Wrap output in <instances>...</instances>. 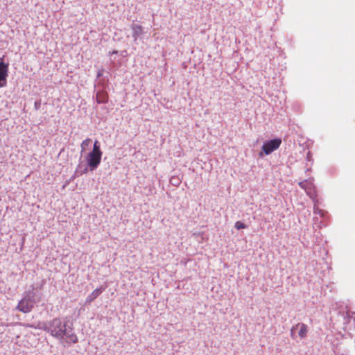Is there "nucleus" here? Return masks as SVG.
I'll return each instance as SVG.
<instances>
[{
  "mask_svg": "<svg viewBox=\"0 0 355 355\" xmlns=\"http://www.w3.org/2000/svg\"><path fill=\"white\" fill-rule=\"evenodd\" d=\"M26 327L42 329L51 336L60 340L68 345L76 344L78 338L73 331L72 325H67L60 318H56L46 323L39 322L37 326L27 324Z\"/></svg>",
  "mask_w": 355,
  "mask_h": 355,
  "instance_id": "1",
  "label": "nucleus"
},
{
  "mask_svg": "<svg viewBox=\"0 0 355 355\" xmlns=\"http://www.w3.org/2000/svg\"><path fill=\"white\" fill-rule=\"evenodd\" d=\"M103 153L100 148L99 142L96 140L92 150L88 153L87 161V164L91 170H94L98 167L101 161Z\"/></svg>",
  "mask_w": 355,
  "mask_h": 355,
  "instance_id": "2",
  "label": "nucleus"
},
{
  "mask_svg": "<svg viewBox=\"0 0 355 355\" xmlns=\"http://www.w3.org/2000/svg\"><path fill=\"white\" fill-rule=\"evenodd\" d=\"M282 144V139L277 138L265 142L262 146V151L266 155H269L278 149Z\"/></svg>",
  "mask_w": 355,
  "mask_h": 355,
  "instance_id": "3",
  "label": "nucleus"
},
{
  "mask_svg": "<svg viewBox=\"0 0 355 355\" xmlns=\"http://www.w3.org/2000/svg\"><path fill=\"white\" fill-rule=\"evenodd\" d=\"M34 302L29 296H26L21 299L17 306V309L23 313H29L33 308Z\"/></svg>",
  "mask_w": 355,
  "mask_h": 355,
  "instance_id": "4",
  "label": "nucleus"
},
{
  "mask_svg": "<svg viewBox=\"0 0 355 355\" xmlns=\"http://www.w3.org/2000/svg\"><path fill=\"white\" fill-rule=\"evenodd\" d=\"M9 64L4 61V56L0 58V87L6 85Z\"/></svg>",
  "mask_w": 355,
  "mask_h": 355,
  "instance_id": "5",
  "label": "nucleus"
},
{
  "mask_svg": "<svg viewBox=\"0 0 355 355\" xmlns=\"http://www.w3.org/2000/svg\"><path fill=\"white\" fill-rule=\"evenodd\" d=\"M298 330V335L300 338H304L307 336V333L309 331V327L306 324L304 323H297L295 325L293 326L291 329V336L294 338V331Z\"/></svg>",
  "mask_w": 355,
  "mask_h": 355,
  "instance_id": "6",
  "label": "nucleus"
},
{
  "mask_svg": "<svg viewBox=\"0 0 355 355\" xmlns=\"http://www.w3.org/2000/svg\"><path fill=\"white\" fill-rule=\"evenodd\" d=\"M299 186L304 189L311 198H314L316 196V191L313 183L310 180H304L299 182Z\"/></svg>",
  "mask_w": 355,
  "mask_h": 355,
  "instance_id": "7",
  "label": "nucleus"
},
{
  "mask_svg": "<svg viewBox=\"0 0 355 355\" xmlns=\"http://www.w3.org/2000/svg\"><path fill=\"white\" fill-rule=\"evenodd\" d=\"M131 28L132 30V37L136 41L143 34V27L139 24H132Z\"/></svg>",
  "mask_w": 355,
  "mask_h": 355,
  "instance_id": "8",
  "label": "nucleus"
},
{
  "mask_svg": "<svg viewBox=\"0 0 355 355\" xmlns=\"http://www.w3.org/2000/svg\"><path fill=\"white\" fill-rule=\"evenodd\" d=\"M103 290L101 288L95 289L90 295H89L86 299V302L91 303L93 302L101 293Z\"/></svg>",
  "mask_w": 355,
  "mask_h": 355,
  "instance_id": "9",
  "label": "nucleus"
},
{
  "mask_svg": "<svg viewBox=\"0 0 355 355\" xmlns=\"http://www.w3.org/2000/svg\"><path fill=\"white\" fill-rule=\"evenodd\" d=\"M98 103H104L107 101V96L104 93H98L96 95Z\"/></svg>",
  "mask_w": 355,
  "mask_h": 355,
  "instance_id": "10",
  "label": "nucleus"
},
{
  "mask_svg": "<svg viewBox=\"0 0 355 355\" xmlns=\"http://www.w3.org/2000/svg\"><path fill=\"white\" fill-rule=\"evenodd\" d=\"M91 142L92 139L89 138L85 139L80 145L82 151L86 150L87 147L90 144Z\"/></svg>",
  "mask_w": 355,
  "mask_h": 355,
  "instance_id": "11",
  "label": "nucleus"
},
{
  "mask_svg": "<svg viewBox=\"0 0 355 355\" xmlns=\"http://www.w3.org/2000/svg\"><path fill=\"white\" fill-rule=\"evenodd\" d=\"M235 227L237 230H241V229H245L247 227V226L243 223H242L241 221H236L235 223Z\"/></svg>",
  "mask_w": 355,
  "mask_h": 355,
  "instance_id": "12",
  "label": "nucleus"
}]
</instances>
